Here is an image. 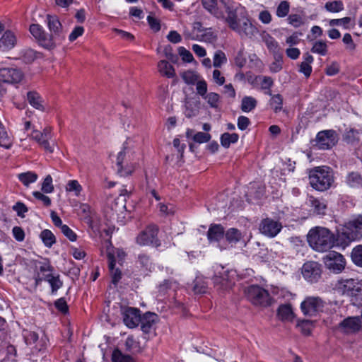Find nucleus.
I'll return each instance as SVG.
<instances>
[{
  "mask_svg": "<svg viewBox=\"0 0 362 362\" xmlns=\"http://www.w3.org/2000/svg\"><path fill=\"white\" fill-rule=\"evenodd\" d=\"M225 237L227 242L233 245L238 243L242 238V234L237 228H229L225 233Z\"/></svg>",
  "mask_w": 362,
  "mask_h": 362,
  "instance_id": "obj_37",
  "label": "nucleus"
},
{
  "mask_svg": "<svg viewBox=\"0 0 362 362\" xmlns=\"http://www.w3.org/2000/svg\"><path fill=\"white\" fill-rule=\"evenodd\" d=\"M30 136L32 139L36 141L45 150L49 153H52L54 151L53 145H51L49 141H47V139L43 136L41 132L33 129Z\"/></svg>",
  "mask_w": 362,
  "mask_h": 362,
  "instance_id": "obj_28",
  "label": "nucleus"
},
{
  "mask_svg": "<svg viewBox=\"0 0 362 362\" xmlns=\"http://www.w3.org/2000/svg\"><path fill=\"white\" fill-rule=\"evenodd\" d=\"M123 322L129 328L138 326L141 320L140 311L135 308H124L122 311Z\"/></svg>",
  "mask_w": 362,
  "mask_h": 362,
  "instance_id": "obj_18",
  "label": "nucleus"
},
{
  "mask_svg": "<svg viewBox=\"0 0 362 362\" xmlns=\"http://www.w3.org/2000/svg\"><path fill=\"white\" fill-rule=\"evenodd\" d=\"M210 139L211 135L208 133L199 132L193 136V141L199 144L208 142Z\"/></svg>",
  "mask_w": 362,
  "mask_h": 362,
  "instance_id": "obj_58",
  "label": "nucleus"
},
{
  "mask_svg": "<svg viewBox=\"0 0 362 362\" xmlns=\"http://www.w3.org/2000/svg\"><path fill=\"white\" fill-rule=\"evenodd\" d=\"M351 257L354 264L362 267V245H357L353 248Z\"/></svg>",
  "mask_w": 362,
  "mask_h": 362,
  "instance_id": "obj_43",
  "label": "nucleus"
},
{
  "mask_svg": "<svg viewBox=\"0 0 362 362\" xmlns=\"http://www.w3.org/2000/svg\"><path fill=\"white\" fill-rule=\"evenodd\" d=\"M307 240L309 245L319 252L330 250L336 242L334 235L327 228L320 226L311 228L307 235Z\"/></svg>",
  "mask_w": 362,
  "mask_h": 362,
  "instance_id": "obj_3",
  "label": "nucleus"
},
{
  "mask_svg": "<svg viewBox=\"0 0 362 362\" xmlns=\"http://www.w3.org/2000/svg\"><path fill=\"white\" fill-rule=\"evenodd\" d=\"M274 59L275 60L271 64L269 69L272 72L276 73L281 70L283 60L279 54L274 55Z\"/></svg>",
  "mask_w": 362,
  "mask_h": 362,
  "instance_id": "obj_55",
  "label": "nucleus"
},
{
  "mask_svg": "<svg viewBox=\"0 0 362 362\" xmlns=\"http://www.w3.org/2000/svg\"><path fill=\"white\" fill-rule=\"evenodd\" d=\"M158 229L154 225H150L141 230L136 238V243L141 246L160 245L157 238Z\"/></svg>",
  "mask_w": 362,
  "mask_h": 362,
  "instance_id": "obj_10",
  "label": "nucleus"
},
{
  "mask_svg": "<svg viewBox=\"0 0 362 362\" xmlns=\"http://www.w3.org/2000/svg\"><path fill=\"white\" fill-rule=\"evenodd\" d=\"M278 316L284 321H291L293 318V312L291 305H281L278 309Z\"/></svg>",
  "mask_w": 362,
  "mask_h": 362,
  "instance_id": "obj_36",
  "label": "nucleus"
},
{
  "mask_svg": "<svg viewBox=\"0 0 362 362\" xmlns=\"http://www.w3.org/2000/svg\"><path fill=\"white\" fill-rule=\"evenodd\" d=\"M313 57L308 53L303 55V61L299 66V72L302 73L306 78H308L312 73L311 64L313 62Z\"/></svg>",
  "mask_w": 362,
  "mask_h": 362,
  "instance_id": "obj_29",
  "label": "nucleus"
},
{
  "mask_svg": "<svg viewBox=\"0 0 362 362\" xmlns=\"http://www.w3.org/2000/svg\"><path fill=\"white\" fill-rule=\"evenodd\" d=\"M337 142V136L334 130H325L317 134L316 145L320 149H329L334 146Z\"/></svg>",
  "mask_w": 362,
  "mask_h": 362,
  "instance_id": "obj_15",
  "label": "nucleus"
},
{
  "mask_svg": "<svg viewBox=\"0 0 362 362\" xmlns=\"http://www.w3.org/2000/svg\"><path fill=\"white\" fill-rule=\"evenodd\" d=\"M302 274L303 278L309 282H316L321 276L320 264L314 261L305 262L302 267Z\"/></svg>",
  "mask_w": 362,
  "mask_h": 362,
  "instance_id": "obj_16",
  "label": "nucleus"
},
{
  "mask_svg": "<svg viewBox=\"0 0 362 362\" xmlns=\"http://www.w3.org/2000/svg\"><path fill=\"white\" fill-rule=\"evenodd\" d=\"M203 98L207 102L211 107L216 108L218 107L220 98L218 94L211 92L207 93Z\"/></svg>",
  "mask_w": 362,
  "mask_h": 362,
  "instance_id": "obj_52",
  "label": "nucleus"
},
{
  "mask_svg": "<svg viewBox=\"0 0 362 362\" xmlns=\"http://www.w3.org/2000/svg\"><path fill=\"white\" fill-rule=\"evenodd\" d=\"M17 177L25 187H29L31 184L37 180L38 175L35 172L27 171L18 174Z\"/></svg>",
  "mask_w": 362,
  "mask_h": 362,
  "instance_id": "obj_30",
  "label": "nucleus"
},
{
  "mask_svg": "<svg viewBox=\"0 0 362 362\" xmlns=\"http://www.w3.org/2000/svg\"><path fill=\"white\" fill-rule=\"evenodd\" d=\"M124 346L126 351L132 354L140 353L142 351L139 337L134 335H129L127 337L124 341Z\"/></svg>",
  "mask_w": 362,
  "mask_h": 362,
  "instance_id": "obj_26",
  "label": "nucleus"
},
{
  "mask_svg": "<svg viewBox=\"0 0 362 362\" xmlns=\"http://www.w3.org/2000/svg\"><path fill=\"white\" fill-rule=\"evenodd\" d=\"M262 40L265 43L269 51L274 55L279 54L280 47L279 43L272 35L269 33H263Z\"/></svg>",
  "mask_w": 362,
  "mask_h": 362,
  "instance_id": "obj_31",
  "label": "nucleus"
},
{
  "mask_svg": "<svg viewBox=\"0 0 362 362\" xmlns=\"http://www.w3.org/2000/svg\"><path fill=\"white\" fill-rule=\"evenodd\" d=\"M159 73L168 78H173L175 75L173 66L165 60H161L158 64Z\"/></svg>",
  "mask_w": 362,
  "mask_h": 362,
  "instance_id": "obj_34",
  "label": "nucleus"
},
{
  "mask_svg": "<svg viewBox=\"0 0 362 362\" xmlns=\"http://www.w3.org/2000/svg\"><path fill=\"white\" fill-rule=\"evenodd\" d=\"M82 186L76 180H69L66 185V191L69 192H74V195L78 197L82 192Z\"/></svg>",
  "mask_w": 362,
  "mask_h": 362,
  "instance_id": "obj_46",
  "label": "nucleus"
},
{
  "mask_svg": "<svg viewBox=\"0 0 362 362\" xmlns=\"http://www.w3.org/2000/svg\"><path fill=\"white\" fill-rule=\"evenodd\" d=\"M309 181L316 190H327L334 182L333 173L329 167H316L309 171Z\"/></svg>",
  "mask_w": 362,
  "mask_h": 362,
  "instance_id": "obj_5",
  "label": "nucleus"
},
{
  "mask_svg": "<svg viewBox=\"0 0 362 362\" xmlns=\"http://www.w3.org/2000/svg\"><path fill=\"white\" fill-rule=\"evenodd\" d=\"M17 43V37L11 30H6L0 37V49L6 52L13 49Z\"/></svg>",
  "mask_w": 362,
  "mask_h": 362,
  "instance_id": "obj_21",
  "label": "nucleus"
},
{
  "mask_svg": "<svg viewBox=\"0 0 362 362\" xmlns=\"http://www.w3.org/2000/svg\"><path fill=\"white\" fill-rule=\"evenodd\" d=\"M325 9L332 13H337L344 10V4L340 0L329 1L325 4Z\"/></svg>",
  "mask_w": 362,
  "mask_h": 362,
  "instance_id": "obj_44",
  "label": "nucleus"
},
{
  "mask_svg": "<svg viewBox=\"0 0 362 362\" xmlns=\"http://www.w3.org/2000/svg\"><path fill=\"white\" fill-rule=\"evenodd\" d=\"M325 302L319 297L308 296L300 304V308L304 315L315 316L322 312Z\"/></svg>",
  "mask_w": 362,
  "mask_h": 362,
  "instance_id": "obj_11",
  "label": "nucleus"
},
{
  "mask_svg": "<svg viewBox=\"0 0 362 362\" xmlns=\"http://www.w3.org/2000/svg\"><path fill=\"white\" fill-rule=\"evenodd\" d=\"M245 293L248 300L255 305L267 307L271 304L272 298L269 292L259 286H250Z\"/></svg>",
  "mask_w": 362,
  "mask_h": 362,
  "instance_id": "obj_7",
  "label": "nucleus"
},
{
  "mask_svg": "<svg viewBox=\"0 0 362 362\" xmlns=\"http://www.w3.org/2000/svg\"><path fill=\"white\" fill-rule=\"evenodd\" d=\"M342 233L349 240L362 238V216H358L346 223Z\"/></svg>",
  "mask_w": 362,
  "mask_h": 362,
  "instance_id": "obj_9",
  "label": "nucleus"
},
{
  "mask_svg": "<svg viewBox=\"0 0 362 362\" xmlns=\"http://www.w3.org/2000/svg\"><path fill=\"white\" fill-rule=\"evenodd\" d=\"M342 42L346 45V49L348 51L353 52L356 49V45L349 33H346L344 35Z\"/></svg>",
  "mask_w": 362,
  "mask_h": 362,
  "instance_id": "obj_57",
  "label": "nucleus"
},
{
  "mask_svg": "<svg viewBox=\"0 0 362 362\" xmlns=\"http://www.w3.org/2000/svg\"><path fill=\"white\" fill-rule=\"evenodd\" d=\"M216 38L217 35L211 28H205L202 34L196 35L197 40L208 43L214 42Z\"/></svg>",
  "mask_w": 362,
  "mask_h": 362,
  "instance_id": "obj_35",
  "label": "nucleus"
},
{
  "mask_svg": "<svg viewBox=\"0 0 362 362\" xmlns=\"http://www.w3.org/2000/svg\"><path fill=\"white\" fill-rule=\"evenodd\" d=\"M42 272H50V273L45 275V280L49 283L52 288V293H56L63 285L62 281L60 279V275L54 274L52 272L53 269L49 265H45L40 267Z\"/></svg>",
  "mask_w": 362,
  "mask_h": 362,
  "instance_id": "obj_20",
  "label": "nucleus"
},
{
  "mask_svg": "<svg viewBox=\"0 0 362 362\" xmlns=\"http://www.w3.org/2000/svg\"><path fill=\"white\" fill-rule=\"evenodd\" d=\"M23 78V72L16 68H0V81L6 83H18Z\"/></svg>",
  "mask_w": 362,
  "mask_h": 362,
  "instance_id": "obj_17",
  "label": "nucleus"
},
{
  "mask_svg": "<svg viewBox=\"0 0 362 362\" xmlns=\"http://www.w3.org/2000/svg\"><path fill=\"white\" fill-rule=\"evenodd\" d=\"M158 316L153 313H146L142 317L139 322L141 323V330L145 333H148L151 330L153 326L156 324Z\"/></svg>",
  "mask_w": 362,
  "mask_h": 362,
  "instance_id": "obj_24",
  "label": "nucleus"
},
{
  "mask_svg": "<svg viewBox=\"0 0 362 362\" xmlns=\"http://www.w3.org/2000/svg\"><path fill=\"white\" fill-rule=\"evenodd\" d=\"M178 53L184 62H192L194 60L192 54L184 47L178 48Z\"/></svg>",
  "mask_w": 362,
  "mask_h": 362,
  "instance_id": "obj_59",
  "label": "nucleus"
},
{
  "mask_svg": "<svg viewBox=\"0 0 362 362\" xmlns=\"http://www.w3.org/2000/svg\"><path fill=\"white\" fill-rule=\"evenodd\" d=\"M141 139L138 135L128 137L124 142L115 163L120 176L129 175L134 171L141 156Z\"/></svg>",
  "mask_w": 362,
  "mask_h": 362,
  "instance_id": "obj_2",
  "label": "nucleus"
},
{
  "mask_svg": "<svg viewBox=\"0 0 362 362\" xmlns=\"http://www.w3.org/2000/svg\"><path fill=\"white\" fill-rule=\"evenodd\" d=\"M40 238L47 247H51L55 243V236L49 230L45 229L40 233Z\"/></svg>",
  "mask_w": 362,
  "mask_h": 362,
  "instance_id": "obj_42",
  "label": "nucleus"
},
{
  "mask_svg": "<svg viewBox=\"0 0 362 362\" xmlns=\"http://www.w3.org/2000/svg\"><path fill=\"white\" fill-rule=\"evenodd\" d=\"M215 271V275L213 278L215 286L218 289L223 290L230 288L233 284L232 277L234 275V272L226 270L221 266H217Z\"/></svg>",
  "mask_w": 362,
  "mask_h": 362,
  "instance_id": "obj_12",
  "label": "nucleus"
},
{
  "mask_svg": "<svg viewBox=\"0 0 362 362\" xmlns=\"http://www.w3.org/2000/svg\"><path fill=\"white\" fill-rule=\"evenodd\" d=\"M334 288L341 295L354 296L362 290V282L356 279H341L336 282Z\"/></svg>",
  "mask_w": 362,
  "mask_h": 362,
  "instance_id": "obj_8",
  "label": "nucleus"
},
{
  "mask_svg": "<svg viewBox=\"0 0 362 362\" xmlns=\"http://www.w3.org/2000/svg\"><path fill=\"white\" fill-rule=\"evenodd\" d=\"M84 33V28L82 26H77L74 28L72 32L69 35V40L71 42H74L78 37L81 36Z\"/></svg>",
  "mask_w": 362,
  "mask_h": 362,
  "instance_id": "obj_64",
  "label": "nucleus"
},
{
  "mask_svg": "<svg viewBox=\"0 0 362 362\" xmlns=\"http://www.w3.org/2000/svg\"><path fill=\"white\" fill-rule=\"evenodd\" d=\"M312 52L325 56L327 54V43L322 40L316 41L311 49Z\"/></svg>",
  "mask_w": 362,
  "mask_h": 362,
  "instance_id": "obj_47",
  "label": "nucleus"
},
{
  "mask_svg": "<svg viewBox=\"0 0 362 362\" xmlns=\"http://www.w3.org/2000/svg\"><path fill=\"white\" fill-rule=\"evenodd\" d=\"M61 231L69 240L72 242L76 240V234L67 225L62 226Z\"/></svg>",
  "mask_w": 362,
  "mask_h": 362,
  "instance_id": "obj_63",
  "label": "nucleus"
},
{
  "mask_svg": "<svg viewBox=\"0 0 362 362\" xmlns=\"http://www.w3.org/2000/svg\"><path fill=\"white\" fill-rule=\"evenodd\" d=\"M297 326L300 328L302 333L305 335L310 334L314 327L313 322L308 320L299 322Z\"/></svg>",
  "mask_w": 362,
  "mask_h": 362,
  "instance_id": "obj_53",
  "label": "nucleus"
},
{
  "mask_svg": "<svg viewBox=\"0 0 362 362\" xmlns=\"http://www.w3.org/2000/svg\"><path fill=\"white\" fill-rule=\"evenodd\" d=\"M227 62V58L223 52L217 50L214 55L213 65L214 67L219 68Z\"/></svg>",
  "mask_w": 362,
  "mask_h": 362,
  "instance_id": "obj_48",
  "label": "nucleus"
},
{
  "mask_svg": "<svg viewBox=\"0 0 362 362\" xmlns=\"http://www.w3.org/2000/svg\"><path fill=\"white\" fill-rule=\"evenodd\" d=\"M197 93L204 98L207 94V83L205 80H199L196 83Z\"/></svg>",
  "mask_w": 362,
  "mask_h": 362,
  "instance_id": "obj_56",
  "label": "nucleus"
},
{
  "mask_svg": "<svg viewBox=\"0 0 362 362\" xmlns=\"http://www.w3.org/2000/svg\"><path fill=\"white\" fill-rule=\"evenodd\" d=\"M288 23L293 27L298 28L303 24V18L298 14H291L288 18Z\"/></svg>",
  "mask_w": 362,
  "mask_h": 362,
  "instance_id": "obj_62",
  "label": "nucleus"
},
{
  "mask_svg": "<svg viewBox=\"0 0 362 362\" xmlns=\"http://www.w3.org/2000/svg\"><path fill=\"white\" fill-rule=\"evenodd\" d=\"M225 231L221 224H211L207 232V238L210 243H217L223 238Z\"/></svg>",
  "mask_w": 362,
  "mask_h": 362,
  "instance_id": "obj_22",
  "label": "nucleus"
},
{
  "mask_svg": "<svg viewBox=\"0 0 362 362\" xmlns=\"http://www.w3.org/2000/svg\"><path fill=\"white\" fill-rule=\"evenodd\" d=\"M238 134L235 133H224L221 136V145L225 148H228L231 144H235L238 140Z\"/></svg>",
  "mask_w": 362,
  "mask_h": 362,
  "instance_id": "obj_41",
  "label": "nucleus"
},
{
  "mask_svg": "<svg viewBox=\"0 0 362 362\" xmlns=\"http://www.w3.org/2000/svg\"><path fill=\"white\" fill-rule=\"evenodd\" d=\"M330 26H340L344 29L349 30L355 25V21L351 17H344L338 19H332L329 21Z\"/></svg>",
  "mask_w": 362,
  "mask_h": 362,
  "instance_id": "obj_32",
  "label": "nucleus"
},
{
  "mask_svg": "<svg viewBox=\"0 0 362 362\" xmlns=\"http://www.w3.org/2000/svg\"><path fill=\"white\" fill-rule=\"evenodd\" d=\"M182 78L188 85L195 84L199 79V75L193 71H186L181 74Z\"/></svg>",
  "mask_w": 362,
  "mask_h": 362,
  "instance_id": "obj_45",
  "label": "nucleus"
},
{
  "mask_svg": "<svg viewBox=\"0 0 362 362\" xmlns=\"http://www.w3.org/2000/svg\"><path fill=\"white\" fill-rule=\"evenodd\" d=\"M281 229V223L270 218L262 219L259 225L260 233L270 238L276 237Z\"/></svg>",
  "mask_w": 362,
  "mask_h": 362,
  "instance_id": "obj_14",
  "label": "nucleus"
},
{
  "mask_svg": "<svg viewBox=\"0 0 362 362\" xmlns=\"http://www.w3.org/2000/svg\"><path fill=\"white\" fill-rule=\"evenodd\" d=\"M308 205L311 207L313 213L317 215H325L327 210V203L322 199L315 198L310 196L308 198Z\"/></svg>",
  "mask_w": 362,
  "mask_h": 362,
  "instance_id": "obj_23",
  "label": "nucleus"
},
{
  "mask_svg": "<svg viewBox=\"0 0 362 362\" xmlns=\"http://www.w3.org/2000/svg\"><path fill=\"white\" fill-rule=\"evenodd\" d=\"M257 105V100L251 96H245L241 101V110L249 112L254 110Z\"/></svg>",
  "mask_w": 362,
  "mask_h": 362,
  "instance_id": "obj_39",
  "label": "nucleus"
},
{
  "mask_svg": "<svg viewBox=\"0 0 362 362\" xmlns=\"http://www.w3.org/2000/svg\"><path fill=\"white\" fill-rule=\"evenodd\" d=\"M204 8L217 18L224 19L228 27L240 37H252L257 28L245 13L237 15L238 6L233 0H202Z\"/></svg>",
  "mask_w": 362,
  "mask_h": 362,
  "instance_id": "obj_1",
  "label": "nucleus"
},
{
  "mask_svg": "<svg viewBox=\"0 0 362 362\" xmlns=\"http://www.w3.org/2000/svg\"><path fill=\"white\" fill-rule=\"evenodd\" d=\"M13 143V138L0 120V146L9 149Z\"/></svg>",
  "mask_w": 362,
  "mask_h": 362,
  "instance_id": "obj_27",
  "label": "nucleus"
},
{
  "mask_svg": "<svg viewBox=\"0 0 362 362\" xmlns=\"http://www.w3.org/2000/svg\"><path fill=\"white\" fill-rule=\"evenodd\" d=\"M27 100L29 104L36 110L45 111L44 100L41 95L36 91H29L27 93Z\"/></svg>",
  "mask_w": 362,
  "mask_h": 362,
  "instance_id": "obj_25",
  "label": "nucleus"
},
{
  "mask_svg": "<svg viewBox=\"0 0 362 362\" xmlns=\"http://www.w3.org/2000/svg\"><path fill=\"white\" fill-rule=\"evenodd\" d=\"M207 285L201 277H197L194 281L193 290L196 293H204L206 291Z\"/></svg>",
  "mask_w": 362,
  "mask_h": 362,
  "instance_id": "obj_51",
  "label": "nucleus"
},
{
  "mask_svg": "<svg viewBox=\"0 0 362 362\" xmlns=\"http://www.w3.org/2000/svg\"><path fill=\"white\" fill-rule=\"evenodd\" d=\"M289 4L287 1H281L276 8V16L279 18H284L286 16L289 12Z\"/></svg>",
  "mask_w": 362,
  "mask_h": 362,
  "instance_id": "obj_54",
  "label": "nucleus"
},
{
  "mask_svg": "<svg viewBox=\"0 0 362 362\" xmlns=\"http://www.w3.org/2000/svg\"><path fill=\"white\" fill-rule=\"evenodd\" d=\"M346 182L351 187H358L362 185V177L358 173L351 172L348 174Z\"/></svg>",
  "mask_w": 362,
  "mask_h": 362,
  "instance_id": "obj_40",
  "label": "nucleus"
},
{
  "mask_svg": "<svg viewBox=\"0 0 362 362\" xmlns=\"http://www.w3.org/2000/svg\"><path fill=\"white\" fill-rule=\"evenodd\" d=\"M47 23L50 34H47V38L44 39L42 42L45 48L52 49L65 40L66 30L56 16L47 15Z\"/></svg>",
  "mask_w": 362,
  "mask_h": 362,
  "instance_id": "obj_4",
  "label": "nucleus"
},
{
  "mask_svg": "<svg viewBox=\"0 0 362 362\" xmlns=\"http://www.w3.org/2000/svg\"><path fill=\"white\" fill-rule=\"evenodd\" d=\"M112 362H135L134 358L127 354L122 353L119 349L113 350L111 356Z\"/></svg>",
  "mask_w": 362,
  "mask_h": 362,
  "instance_id": "obj_38",
  "label": "nucleus"
},
{
  "mask_svg": "<svg viewBox=\"0 0 362 362\" xmlns=\"http://www.w3.org/2000/svg\"><path fill=\"white\" fill-rule=\"evenodd\" d=\"M12 209L14 211L16 212L18 216L22 218L25 216V214L28 211L27 206L21 202H18L15 205H13Z\"/></svg>",
  "mask_w": 362,
  "mask_h": 362,
  "instance_id": "obj_61",
  "label": "nucleus"
},
{
  "mask_svg": "<svg viewBox=\"0 0 362 362\" xmlns=\"http://www.w3.org/2000/svg\"><path fill=\"white\" fill-rule=\"evenodd\" d=\"M52 177L50 175H47L41 185V190L42 192L49 194L54 192V187L52 183Z\"/></svg>",
  "mask_w": 362,
  "mask_h": 362,
  "instance_id": "obj_49",
  "label": "nucleus"
},
{
  "mask_svg": "<svg viewBox=\"0 0 362 362\" xmlns=\"http://www.w3.org/2000/svg\"><path fill=\"white\" fill-rule=\"evenodd\" d=\"M31 35L38 40L41 46L44 47L43 40L47 38V34L45 33L43 28L39 24H32L30 26Z\"/></svg>",
  "mask_w": 362,
  "mask_h": 362,
  "instance_id": "obj_33",
  "label": "nucleus"
},
{
  "mask_svg": "<svg viewBox=\"0 0 362 362\" xmlns=\"http://www.w3.org/2000/svg\"><path fill=\"white\" fill-rule=\"evenodd\" d=\"M270 105L275 112H278L282 110L283 98L279 94L272 96Z\"/></svg>",
  "mask_w": 362,
  "mask_h": 362,
  "instance_id": "obj_50",
  "label": "nucleus"
},
{
  "mask_svg": "<svg viewBox=\"0 0 362 362\" xmlns=\"http://www.w3.org/2000/svg\"><path fill=\"white\" fill-rule=\"evenodd\" d=\"M106 253L108 259V267L112 276V282L116 285L121 279L122 273L119 269L116 268V263L123 264L126 253L122 249L115 248L110 242H106Z\"/></svg>",
  "mask_w": 362,
  "mask_h": 362,
  "instance_id": "obj_6",
  "label": "nucleus"
},
{
  "mask_svg": "<svg viewBox=\"0 0 362 362\" xmlns=\"http://www.w3.org/2000/svg\"><path fill=\"white\" fill-rule=\"evenodd\" d=\"M339 329L347 334L358 332L361 327V320L360 317H348L339 324Z\"/></svg>",
  "mask_w": 362,
  "mask_h": 362,
  "instance_id": "obj_19",
  "label": "nucleus"
},
{
  "mask_svg": "<svg viewBox=\"0 0 362 362\" xmlns=\"http://www.w3.org/2000/svg\"><path fill=\"white\" fill-rule=\"evenodd\" d=\"M325 266L335 273L341 272L346 265V260L342 255L332 251L323 257Z\"/></svg>",
  "mask_w": 362,
  "mask_h": 362,
  "instance_id": "obj_13",
  "label": "nucleus"
},
{
  "mask_svg": "<svg viewBox=\"0 0 362 362\" xmlns=\"http://www.w3.org/2000/svg\"><path fill=\"white\" fill-rule=\"evenodd\" d=\"M32 194L35 199L41 201L45 206H49L51 205L52 202L48 196L39 191H34Z\"/></svg>",
  "mask_w": 362,
  "mask_h": 362,
  "instance_id": "obj_60",
  "label": "nucleus"
}]
</instances>
